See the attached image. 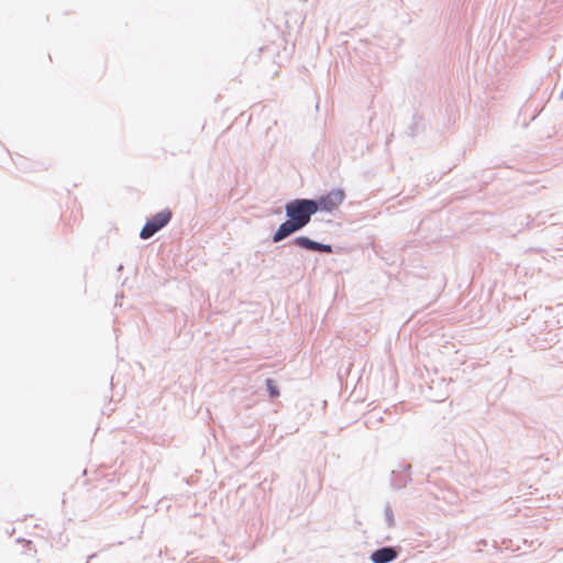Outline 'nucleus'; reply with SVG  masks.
<instances>
[{"instance_id":"1","label":"nucleus","mask_w":563,"mask_h":563,"mask_svg":"<svg viewBox=\"0 0 563 563\" xmlns=\"http://www.w3.org/2000/svg\"><path fill=\"white\" fill-rule=\"evenodd\" d=\"M284 210L286 220L271 235L272 243H279L301 231L310 223L312 216L316 214L310 198L288 200L284 206Z\"/></svg>"},{"instance_id":"2","label":"nucleus","mask_w":563,"mask_h":563,"mask_svg":"<svg viewBox=\"0 0 563 563\" xmlns=\"http://www.w3.org/2000/svg\"><path fill=\"white\" fill-rule=\"evenodd\" d=\"M345 199V191L342 188H333L330 191L310 198L314 213L328 212L332 213Z\"/></svg>"},{"instance_id":"3","label":"nucleus","mask_w":563,"mask_h":563,"mask_svg":"<svg viewBox=\"0 0 563 563\" xmlns=\"http://www.w3.org/2000/svg\"><path fill=\"white\" fill-rule=\"evenodd\" d=\"M173 211L169 208H165L154 216L147 218L145 224L140 231V238L142 240H148L154 236L158 231L164 229L172 220Z\"/></svg>"},{"instance_id":"4","label":"nucleus","mask_w":563,"mask_h":563,"mask_svg":"<svg viewBox=\"0 0 563 563\" xmlns=\"http://www.w3.org/2000/svg\"><path fill=\"white\" fill-rule=\"evenodd\" d=\"M296 246L298 249L320 253V254H333L334 249L332 244L322 243L316 240L310 239L307 235H298L294 239H291L287 244H284L283 246Z\"/></svg>"},{"instance_id":"5","label":"nucleus","mask_w":563,"mask_h":563,"mask_svg":"<svg viewBox=\"0 0 563 563\" xmlns=\"http://www.w3.org/2000/svg\"><path fill=\"white\" fill-rule=\"evenodd\" d=\"M400 552V547L384 545L374 550L369 555V560L372 563H390L398 559Z\"/></svg>"},{"instance_id":"6","label":"nucleus","mask_w":563,"mask_h":563,"mask_svg":"<svg viewBox=\"0 0 563 563\" xmlns=\"http://www.w3.org/2000/svg\"><path fill=\"white\" fill-rule=\"evenodd\" d=\"M411 464H405L401 470L393 471L390 474V483L395 489H401L411 482Z\"/></svg>"},{"instance_id":"7","label":"nucleus","mask_w":563,"mask_h":563,"mask_svg":"<svg viewBox=\"0 0 563 563\" xmlns=\"http://www.w3.org/2000/svg\"><path fill=\"white\" fill-rule=\"evenodd\" d=\"M424 129L423 126V118L422 115H420L419 113H415L412 115V122L410 123V125L408 126V130H407V134L411 137H415L416 135H418L422 130Z\"/></svg>"},{"instance_id":"8","label":"nucleus","mask_w":563,"mask_h":563,"mask_svg":"<svg viewBox=\"0 0 563 563\" xmlns=\"http://www.w3.org/2000/svg\"><path fill=\"white\" fill-rule=\"evenodd\" d=\"M265 387H266V391H267L269 398L274 399V398L279 397L280 391H279V387H278V385H277L275 379L266 378L265 379Z\"/></svg>"},{"instance_id":"9","label":"nucleus","mask_w":563,"mask_h":563,"mask_svg":"<svg viewBox=\"0 0 563 563\" xmlns=\"http://www.w3.org/2000/svg\"><path fill=\"white\" fill-rule=\"evenodd\" d=\"M384 514L388 528L395 527V517L390 504H386Z\"/></svg>"},{"instance_id":"10","label":"nucleus","mask_w":563,"mask_h":563,"mask_svg":"<svg viewBox=\"0 0 563 563\" xmlns=\"http://www.w3.org/2000/svg\"><path fill=\"white\" fill-rule=\"evenodd\" d=\"M117 271H118V272H122V271H123V264H120V265L117 267Z\"/></svg>"},{"instance_id":"11","label":"nucleus","mask_w":563,"mask_h":563,"mask_svg":"<svg viewBox=\"0 0 563 563\" xmlns=\"http://www.w3.org/2000/svg\"><path fill=\"white\" fill-rule=\"evenodd\" d=\"M95 556H96V554H91V555H89V556H88V560H87V562H86V563H90V560H91L92 558H95Z\"/></svg>"}]
</instances>
